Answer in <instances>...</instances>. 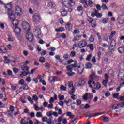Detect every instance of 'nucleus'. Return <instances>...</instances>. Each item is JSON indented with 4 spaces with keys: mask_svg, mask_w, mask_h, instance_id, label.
Returning <instances> with one entry per match:
<instances>
[{
    "mask_svg": "<svg viewBox=\"0 0 124 124\" xmlns=\"http://www.w3.org/2000/svg\"><path fill=\"white\" fill-rule=\"evenodd\" d=\"M21 69L23 72H22L21 74L19 75L20 78H22L23 76H27L28 74H30L29 67L27 65H23L21 66Z\"/></svg>",
    "mask_w": 124,
    "mask_h": 124,
    "instance_id": "1",
    "label": "nucleus"
},
{
    "mask_svg": "<svg viewBox=\"0 0 124 124\" xmlns=\"http://www.w3.org/2000/svg\"><path fill=\"white\" fill-rule=\"evenodd\" d=\"M63 4L68 8L74 6L75 3L72 0H65V1L63 2Z\"/></svg>",
    "mask_w": 124,
    "mask_h": 124,
    "instance_id": "2",
    "label": "nucleus"
},
{
    "mask_svg": "<svg viewBox=\"0 0 124 124\" xmlns=\"http://www.w3.org/2000/svg\"><path fill=\"white\" fill-rule=\"evenodd\" d=\"M40 20H41L40 15L37 13H35L33 16V22H34L35 24H38Z\"/></svg>",
    "mask_w": 124,
    "mask_h": 124,
    "instance_id": "3",
    "label": "nucleus"
},
{
    "mask_svg": "<svg viewBox=\"0 0 124 124\" xmlns=\"http://www.w3.org/2000/svg\"><path fill=\"white\" fill-rule=\"evenodd\" d=\"M26 39L29 40L30 42L33 41V35L30 32H27L26 34Z\"/></svg>",
    "mask_w": 124,
    "mask_h": 124,
    "instance_id": "4",
    "label": "nucleus"
},
{
    "mask_svg": "<svg viewBox=\"0 0 124 124\" xmlns=\"http://www.w3.org/2000/svg\"><path fill=\"white\" fill-rule=\"evenodd\" d=\"M118 78L119 81H124V69H121L118 74Z\"/></svg>",
    "mask_w": 124,
    "mask_h": 124,
    "instance_id": "5",
    "label": "nucleus"
},
{
    "mask_svg": "<svg viewBox=\"0 0 124 124\" xmlns=\"http://www.w3.org/2000/svg\"><path fill=\"white\" fill-rule=\"evenodd\" d=\"M90 80L88 81V85L90 88H92L93 86H92V82L94 80L95 78V74L94 73H93L90 76Z\"/></svg>",
    "mask_w": 124,
    "mask_h": 124,
    "instance_id": "6",
    "label": "nucleus"
},
{
    "mask_svg": "<svg viewBox=\"0 0 124 124\" xmlns=\"http://www.w3.org/2000/svg\"><path fill=\"white\" fill-rule=\"evenodd\" d=\"M87 42L86 41H80L79 43L78 44V48L80 49H82V48H85L87 46Z\"/></svg>",
    "mask_w": 124,
    "mask_h": 124,
    "instance_id": "7",
    "label": "nucleus"
},
{
    "mask_svg": "<svg viewBox=\"0 0 124 124\" xmlns=\"http://www.w3.org/2000/svg\"><path fill=\"white\" fill-rule=\"evenodd\" d=\"M122 107H124V103L121 102L120 103H118L117 104H114L112 106V108L115 110V109H119V108H121Z\"/></svg>",
    "mask_w": 124,
    "mask_h": 124,
    "instance_id": "8",
    "label": "nucleus"
},
{
    "mask_svg": "<svg viewBox=\"0 0 124 124\" xmlns=\"http://www.w3.org/2000/svg\"><path fill=\"white\" fill-rule=\"evenodd\" d=\"M22 27L23 30L25 31H30V25L27 22H24L22 23Z\"/></svg>",
    "mask_w": 124,
    "mask_h": 124,
    "instance_id": "9",
    "label": "nucleus"
},
{
    "mask_svg": "<svg viewBox=\"0 0 124 124\" xmlns=\"http://www.w3.org/2000/svg\"><path fill=\"white\" fill-rule=\"evenodd\" d=\"M15 11L17 16H20L22 13V8L19 6H16L15 8Z\"/></svg>",
    "mask_w": 124,
    "mask_h": 124,
    "instance_id": "10",
    "label": "nucleus"
},
{
    "mask_svg": "<svg viewBox=\"0 0 124 124\" xmlns=\"http://www.w3.org/2000/svg\"><path fill=\"white\" fill-rule=\"evenodd\" d=\"M65 27L66 30H68L69 31H72L73 25L71 23L69 22H67Z\"/></svg>",
    "mask_w": 124,
    "mask_h": 124,
    "instance_id": "11",
    "label": "nucleus"
},
{
    "mask_svg": "<svg viewBox=\"0 0 124 124\" xmlns=\"http://www.w3.org/2000/svg\"><path fill=\"white\" fill-rule=\"evenodd\" d=\"M8 15L9 16V18L11 21H12L13 20H15L16 19V16H15V15L12 13H8Z\"/></svg>",
    "mask_w": 124,
    "mask_h": 124,
    "instance_id": "12",
    "label": "nucleus"
},
{
    "mask_svg": "<svg viewBox=\"0 0 124 124\" xmlns=\"http://www.w3.org/2000/svg\"><path fill=\"white\" fill-rule=\"evenodd\" d=\"M5 8L7 9L8 13H11L12 12V10H11V8H12V5L11 4H7L6 6H5Z\"/></svg>",
    "mask_w": 124,
    "mask_h": 124,
    "instance_id": "13",
    "label": "nucleus"
},
{
    "mask_svg": "<svg viewBox=\"0 0 124 124\" xmlns=\"http://www.w3.org/2000/svg\"><path fill=\"white\" fill-rule=\"evenodd\" d=\"M116 45H117V43H116V41L115 39H112L111 40L110 44L109 46V50L111 49V48H112L113 47H115Z\"/></svg>",
    "mask_w": 124,
    "mask_h": 124,
    "instance_id": "14",
    "label": "nucleus"
},
{
    "mask_svg": "<svg viewBox=\"0 0 124 124\" xmlns=\"http://www.w3.org/2000/svg\"><path fill=\"white\" fill-rule=\"evenodd\" d=\"M14 31H15V33L16 35H20V34L21 33V30L20 28L16 27V28L15 29Z\"/></svg>",
    "mask_w": 124,
    "mask_h": 124,
    "instance_id": "15",
    "label": "nucleus"
},
{
    "mask_svg": "<svg viewBox=\"0 0 124 124\" xmlns=\"http://www.w3.org/2000/svg\"><path fill=\"white\" fill-rule=\"evenodd\" d=\"M88 22L91 24V26L93 28H95L96 27V22L94 19H92L91 21L88 20Z\"/></svg>",
    "mask_w": 124,
    "mask_h": 124,
    "instance_id": "16",
    "label": "nucleus"
},
{
    "mask_svg": "<svg viewBox=\"0 0 124 124\" xmlns=\"http://www.w3.org/2000/svg\"><path fill=\"white\" fill-rule=\"evenodd\" d=\"M33 32L37 34V35H39L40 33H41V31L40 30V28H38L36 27L34 29H33Z\"/></svg>",
    "mask_w": 124,
    "mask_h": 124,
    "instance_id": "17",
    "label": "nucleus"
},
{
    "mask_svg": "<svg viewBox=\"0 0 124 124\" xmlns=\"http://www.w3.org/2000/svg\"><path fill=\"white\" fill-rule=\"evenodd\" d=\"M101 88V85H100V83L99 82H97L94 84V89L95 90H99Z\"/></svg>",
    "mask_w": 124,
    "mask_h": 124,
    "instance_id": "18",
    "label": "nucleus"
},
{
    "mask_svg": "<svg viewBox=\"0 0 124 124\" xmlns=\"http://www.w3.org/2000/svg\"><path fill=\"white\" fill-rule=\"evenodd\" d=\"M11 22H12L13 26H18V24H19V21L16 18L11 20Z\"/></svg>",
    "mask_w": 124,
    "mask_h": 124,
    "instance_id": "19",
    "label": "nucleus"
},
{
    "mask_svg": "<svg viewBox=\"0 0 124 124\" xmlns=\"http://www.w3.org/2000/svg\"><path fill=\"white\" fill-rule=\"evenodd\" d=\"M118 52L120 53V54H123L124 53V47L123 46H120L118 48Z\"/></svg>",
    "mask_w": 124,
    "mask_h": 124,
    "instance_id": "20",
    "label": "nucleus"
},
{
    "mask_svg": "<svg viewBox=\"0 0 124 124\" xmlns=\"http://www.w3.org/2000/svg\"><path fill=\"white\" fill-rule=\"evenodd\" d=\"M20 89H23V90H29V86H28V84H23V86L22 87H20Z\"/></svg>",
    "mask_w": 124,
    "mask_h": 124,
    "instance_id": "21",
    "label": "nucleus"
},
{
    "mask_svg": "<svg viewBox=\"0 0 124 124\" xmlns=\"http://www.w3.org/2000/svg\"><path fill=\"white\" fill-rule=\"evenodd\" d=\"M0 51L2 52V53H6V48L4 46H1Z\"/></svg>",
    "mask_w": 124,
    "mask_h": 124,
    "instance_id": "22",
    "label": "nucleus"
},
{
    "mask_svg": "<svg viewBox=\"0 0 124 124\" xmlns=\"http://www.w3.org/2000/svg\"><path fill=\"white\" fill-rule=\"evenodd\" d=\"M56 35L57 37H62V38L64 39L66 38V35L64 33L62 34L61 35H60L59 34H57Z\"/></svg>",
    "mask_w": 124,
    "mask_h": 124,
    "instance_id": "23",
    "label": "nucleus"
},
{
    "mask_svg": "<svg viewBox=\"0 0 124 124\" xmlns=\"http://www.w3.org/2000/svg\"><path fill=\"white\" fill-rule=\"evenodd\" d=\"M66 14H67V12H66V10H64L61 12V16H62V17L66 16Z\"/></svg>",
    "mask_w": 124,
    "mask_h": 124,
    "instance_id": "24",
    "label": "nucleus"
},
{
    "mask_svg": "<svg viewBox=\"0 0 124 124\" xmlns=\"http://www.w3.org/2000/svg\"><path fill=\"white\" fill-rule=\"evenodd\" d=\"M89 41L91 42V43L94 42V37H93V35H91L90 37L89 38Z\"/></svg>",
    "mask_w": 124,
    "mask_h": 124,
    "instance_id": "25",
    "label": "nucleus"
},
{
    "mask_svg": "<svg viewBox=\"0 0 124 124\" xmlns=\"http://www.w3.org/2000/svg\"><path fill=\"white\" fill-rule=\"evenodd\" d=\"M85 66L86 67L87 69H89L90 68H92V66H93V65H92L91 63H87L85 64Z\"/></svg>",
    "mask_w": 124,
    "mask_h": 124,
    "instance_id": "26",
    "label": "nucleus"
},
{
    "mask_svg": "<svg viewBox=\"0 0 124 124\" xmlns=\"http://www.w3.org/2000/svg\"><path fill=\"white\" fill-rule=\"evenodd\" d=\"M37 118H42V113L40 112H37L36 114Z\"/></svg>",
    "mask_w": 124,
    "mask_h": 124,
    "instance_id": "27",
    "label": "nucleus"
},
{
    "mask_svg": "<svg viewBox=\"0 0 124 124\" xmlns=\"http://www.w3.org/2000/svg\"><path fill=\"white\" fill-rule=\"evenodd\" d=\"M78 40H80V36H76L73 40V41L75 42V41H77Z\"/></svg>",
    "mask_w": 124,
    "mask_h": 124,
    "instance_id": "28",
    "label": "nucleus"
},
{
    "mask_svg": "<svg viewBox=\"0 0 124 124\" xmlns=\"http://www.w3.org/2000/svg\"><path fill=\"white\" fill-rule=\"evenodd\" d=\"M61 79L58 77H53V82H58V81H60Z\"/></svg>",
    "mask_w": 124,
    "mask_h": 124,
    "instance_id": "29",
    "label": "nucleus"
},
{
    "mask_svg": "<svg viewBox=\"0 0 124 124\" xmlns=\"http://www.w3.org/2000/svg\"><path fill=\"white\" fill-rule=\"evenodd\" d=\"M87 47H88L92 51H93V44H91L88 45Z\"/></svg>",
    "mask_w": 124,
    "mask_h": 124,
    "instance_id": "30",
    "label": "nucleus"
},
{
    "mask_svg": "<svg viewBox=\"0 0 124 124\" xmlns=\"http://www.w3.org/2000/svg\"><path fill=\"white\" fill-rule=\"evenodd\" d=\"M39 61L42 63H43L44 62H45V58L44 57H41L39 59Z\"/></svg>",
    "mask_w": 124,
    "mask_h": 124,
    "instance_id": "31",
    "label": "nucleus"
},
{
    "mask_svg": "<svg viewBox=\"0 0 124 124\" xmlns=\"http://www.w3.org/2000/svg\"><path fill=\"white\" fill-rule=\"evenodd\" d=\"M94 4L93 3V1H92V0H89L88 1V5L90 7H93V6Z\"/></svg>",
    "mask_w": 124,
    "mask_h": 124,
    "instance_id": "32",
    "label": "nucleus"
},
{
    "mask_svg": "<svg viewBox=\"0 0 124 124\" xmlns=\"http://www.w3.org/2000/svg\"><path fill=\"white\" fill-rule=\"evenodd\" d=\"M48 81L50 82V83H52V82H54V77H48Z\"/></svg>",
    "mask_w": 124,
    "mask_h": 124,
    "instance_id": "33",
    "label": "nucleus"
},
{
    "mask_svg": "<svg viewBox=\"0 0 124 124\" xmlns=\"http://www.w3.org/2000/svg\"><path fill=\"white\" fill-rule=\"evenodd\" d=\"M67 74L68 75V76H73V75H75V73L71 71L67 73Z\"/></svg>",
    "mask_w": 124,
    "mask_h": 124,
    "instance_id": "34",
    "label": "nucleus"
},
{
    "mask_svg": "<svg viewBox=\"0 0 124 124\" xmlns=\"http://www.w3.org/2000/svg\"><path fill=\"white\" fill-rule=\"evenodd\" d=\"M101 8L103 10H105L107 9V10H108V8H107V6H106V5L104 3L102 4V6H101Z\"/></svg>",
    "mask_w": 124,
    "mask_h": 124,
    "instance_id": "35",
    "label": "nucleus"
},
{
    "mask_svg": "<svg viewBox=\"0 0 124 124\" xmlns=\"http://www.w3.org/2000/svg\"><path fill=\"white\" fill-rule=\"evenodd\" d=\"M74 64H72L71 65H69V66L72 68H74V67H76V66H77V62H74Z\"/></svg>",
    "mask_w": 124,
    "mask_h": 124,
    "instance_id": "36",
    "label": "nucleus"
},
{
    "mask_svg": "<svg viewBox=\"0 0 124 124\" xmlns=\"http://www.w3.org/2000/svg\"><path fill=\"white\" fill-rule=\"evenodd\" d=\"M88 93H85L84 95L83 96V99H84V100H88Z\"/></svg>",
    "mask_w": 124,
    "mask_h": 124,
    "instance_id": "37",
    "label": "nucleus"
},
{
    "mask_svg": "<svg viewBox=\"0 0 124 124\" xmlns=\"http://www.w3.org/2000/svg\"><path fill=\"white\" fill-rule=\"evenodd\" d=\"M103 121L105 123H107V122H109V117H104Z\"/></svg>",
    "mask_w": 124,
    "mask_h": 124,
    "instance_id": "38",
    "label": "nucleus"
},
{
    "mask_svg": "<svg viewBox=\"0 0 124 124\" xmlns=\"http://www.w3.org/2000/svg\"><path fill=\"white\" fill-rule=\"evenodd\" d=\"M69 55H68V54H65L63 56V58L64 59H65V60H67V59H69Z\"/></svg>",
    "mask_w": 124,
    "mask_h": 124,
    "instance_id": "39",
    "label": "nucleus"
},
{
    "mask_svg": "<svg viewBox=\"0 0 124 124\" xmlns=\"http://www.w3.org/2000/svg\"><path fill=\"white\" fill-rule=\"evenodd\" d=\"M34 109L35 111H39V110H40V108L37 105L34 104Z\"/></svg>",
    "mask_w": 124,
    "mask_h": 124,
    "instance_id": "40",
    "label": "nucleus"
},
{
    "mask_svg": "<svg viewBox=\"0 0 124 124\" xmlns=\"http://www.w3.org/2000/svg\"><path fill=\"white\" fill-rule=\"evenodd\" d=\"M60 90L62 91H66V87L62 85H61Z\"/></svg>",
    "mask_w": 124,
    "mask_h": 124,
    "instance_id": "41",
    "label": "nucleus"
},
{
    "mask_svg": "<svg viewBox=\"0 0 124 124\" xmlns=\"http://www.w3.org/2000/svg\"><path fill=\"white\" fill-rule=\"evenodd\" d=\"M40 78H41V77H40V76H38L36 78H33V81H34V82H35V83L37 84V83L38 82V80L37 79H40Z\"/></svg>",
    "mask_w": 124,
    "mask_h": 124,
    "instance_id": "42",
    "label": "nucleus"
},
{
    "mask_svg": "<svg viewBox=\"0 0 124 124\" xmlns=\"http://www.w3.org/2000/svg\"><path fill=\"white\" fill-rule=\"evenodd\" d=\"M76 101L77 106L81 105V104L82 103V101H81V100L77 99Z\"/></svg>",
    "mask_w": 124,
    "mask_h": 124,
    "instance_id": "43",
    "label": "nucleus"
},
{
    "mask_svg": "<svg viewBox=\"0 0 124 124\" xmlns=\"http://www.w3.org/2000/svg\"><path fill=\"white\" fill-rule=\"evenodd\" d=\"M28 100H29V102L32 104L33 103V100L31 99V98L29 96L27 98Z\"/></svg>",
    "mask_w": 124,
    "mask_h": 124,
    "instance_id": "44",
    "label": "nucleus"
},
{
    "mask_svg": "<svg viewBox=\"0 0 124 124\" xmlns=\"http://www.w3.org/2000/svg\"><path fill=\"white\" fill-rule=\"evenodd\" d=\"M32 98L35 101H37V100H38V97H37L36 95H34L32 96Z\"/></svg>",
    "mask_w": 124,
    "mask_h": 124,
    "instance_id": "45",
    "label": "nucleus"
},
{
    "mask_svg": "<svg viewBox=\"0 0 124 124\" xmlns=\"http://www.w3.org/2000/svg\"><path fill=\"white\" fill-rule=\"evenodd\" d=\"M80 83H82V84L79 83L78 86H84V84H85V81L83 79H81L80 80Z\"/></svg>",
    "mask_w": 124,
    "mask_h": 124,
    "instance_id": "46",
    "label": "nucleus"
},
{
    "mask_svg": "<svg viewBox=\"0 0 124 124\" xmlns=\"http://www.w3.org/2000/svg\"><path fill=\"white\" fill-rule=\"evenodd\" d=\"M66 68L68 71H72V68L69 65L66 66Z\"/></svg>",
    "mask_w": 124,
    "mask_h": 124,
    "instance_id": "47",
    "label": "nucleus"
},
{
    "mask_svg": "<svg viewBox=\"0 0 124 124\" xmlns=\"http://www.w3.org/2000/svg\"><path fill=\"white\" fill-rule=\"evenodd\" d=\"M84 71V68L81 69H78V72L79 73V74H82Z\"/></svg>",
    "mask_w": 124,
    "mask_h": 124,
    "instance_id": "48",
    "label": "nucleus"
},
{
    "mask_svg": "<svg viewBox=\"0 0 124 124\" xmlns=\"http://www.w3.org/2000/svg\"><path fill=\"white\" fill-rule=\"evenodd\" d=\"M108 83V81L107 80H103L102 84L104 85V87H107V83Z\"/></svg>",
    "mask_w": 124,
    "mask_h": 124,
    "instance_id": "49",
    "label": "nucleus"
},
{
    "mask_svg": "<svg viewBox=\"0 0 124 124\" xmlns=\"http://www.w3.org/2000/svg\"><path fill=\"white\" fill-rule=\"evenodd\" d=\"M105 81H109V76L107 75V74H105Z\"/></svg>",
    "mask_w": 124,
    "mask_h": 124,
    "instance_id": "50",
    "label": "nucleus"
},
{
    "mask_svg": "<svg viewBox=\"0 0 124 124\" xmlns=\"http://www.w3.org/2000/svg\"><path fill=\"white\" fill-rule=\"evenodd\" d=\"M76 55V53L75 52V51H72L70 54V56L71 57H75Z\"/></svg>",
    "mask_w": 124,
    "mask_h": 124,
    "instance_id": "51",
    "label": "nucleus"
},
{
    "mask_svg": "<svg viewBox=\"0 0 124 124\" xmlns=\"http://www.w3.org/2000/svg\"><path fill=\"white\" fill-rule=\"evenodd\" d=\"M77 10L79 12L82 11L83 10V7L82 6L78 7Z\"/></svg>",
    "mask_w": 124,
    "mask_h": 124,
    "instance_id": "52",
    "label": "nucleus"
},
{
    "mask_svg": "<svg viewBox=\"0 0 124 124\" xmlns=\"http://www.w3.org/2000/svg\"><path fill=\"white\" fill-rule=\"evenodd\" d=\"M92 58V54H89L87 55V57L86 58L87 61H91V59Z\"/></svg>",
    "mask_w": 124,
    "mask_h": 124,
    "instance_id": "53",
    "label": "nucleus"
},
{
    "mask_svg": "<svg viewBox=\"0 0 124 124\" xmlns=\"http://www.w3.org/2000/svg\"><path fill=\"white\" fill-rule=\"evenodd\" d=\"M108 21H109V20L108 19V18H104V19L102 20V23H105L106 24H107V23H108Z\"/></svg>",
    "mask_w": 124,
    "mask_h": 124,
    "instance_id": "54",
    "label": "nucleus"
},
{
    "mask_svg": "<svg viewBox=\"0 0 124 124\" xmlns=\"http://www.w3.org/2000/svg\"><path fill=\"white\" fill-rule=\"evenodd\" d=\"M29 115H30L31 118H34V117L35 116V114L34 113V112H31L30 113Z\"/></svg>",
    "mask_w": 124,
    "mask_h": 124,
    "instance_id": "55",
    "label": "nucleus"
},
{
    "mask_svg": "<svg viewBox=\"0 0 124 124\" xmlns=\"http://www.w3.org/2000/svg\"><path fill=\"white\" fill-rule=\"evenodd\" d=\"M59 100L62 101V100H63L64 99V95H59Z\"/></svg>",
    "mask_w": 124,
    "mask_h": 124,
    "instance_id": "56",
    "label": "nucleus"
},
{
    "mask_svg": "<svg viewBox=\"0 0 124 124\" xmlns=\"http://www.w3.org/2000/svg\"><path fill=\"white\" fill-rule=\"evenodd\" d=\"M119 93H115L113 94V97L114 98H117V99H119Z\"/></svg>",
    "mask_w": 124,
    "mask_h": 124,
    "instance_id": "57",
    "label": "nucleus"
},
{
    "mask_svg": "<svg viewBox=\"0 0 124 124\" xmlns=\"http://www.w3.org/2000/svg\"><path fill=\"white\" fill-rule=\"evenodd\" d=\"M25 83V80L24 79H21L19 81V85H24Z\"/></svg>",
    "mask_w": 124,
    "mask_h": 124,
    "instance_id": "58",
    "label": "nucleus"
},
{
    "mask_svg": "<svg viewBox=\"0 0 124 124\" xmlns=\"http://www.w3.org/2000/svg\"><path fill=\"white\" fill-rule=\"evenodd\" d=\"M96 16L97 17V18H101V17H102V14L100 13H98L96 14Z\"/></svg>",
    "mask_w": 124,
    "mask_h": 124,
    "instance_id": "59",
    "label": "nucleus"
},
{
    "mask_svg": "<svg viewBox=\"0 0 124 124\" xmlns=\"http://www.w3.org/2000/svg\"><path fill=\"white\" fill-rule=\"evenodd\" d=\"M52 113L51 111L46 113V116H47V117H52Z\"/></svg>",
    "mask_w": 124,
    "mask_h": 124,
    "instance_id": "60",
    "label": "nucleus"
},
{
    "mask_svg": "<svg viewBox=\"0 0 124 124\" xmlns=\"http://www.w3.org/2000/svg\"><path fill=\"white\" fill-rule=\"evenodd\" d=\"M45 67H46V69H48L50 68V64L49 63H46L45 65Z\"/></svg>",
    "mask_w": 124,
    "mask_h": 124,
    "instance_id": "61",
    "label": "nucleus"
},
{
    "mask_svg": "<svg viewBox=\"0 0 124 124\" xmlns=\"http://www.w3.org/2000/svg\"><path fill=\"white\" fill-rule=\"evenodd\" d=\"M118 99L120 100L121 101H124V96H121L118 98Z\"/></svg>",
    "mask_w": 124,
    "mask_h": 124,
    "instance_id": "62",
    "label": "nucleus"
},
{
    "mask_svg": "<svg viewBox=\"0 0 124 124\" xmlns=\"http://www.w3.org/2000/svg\"><path fill=\"white\" fill-rule=\"evenodd\" d=\"M20 124H25V119L22 118L20 121Z\"/></svg>",
    "mask_w": 124,
    "mask_h": 124,
    "instance_id": "63",
    "label": "nucleus"
},
{
    "mask_svg": "<svg viewBox=\"0 0 124 124\" xmlns=\"http://www.w3.org/2000/svg\"><path fill=\"white\" fill-rule=\"evenodd\" d=\"M93 96L91 94H88V99H92Z\"/></svg>",
    "mask_w": 124,
    "mask_h": 124,
    "instance_id": "64",
    "label": "nucleus"
}]
</instances>
